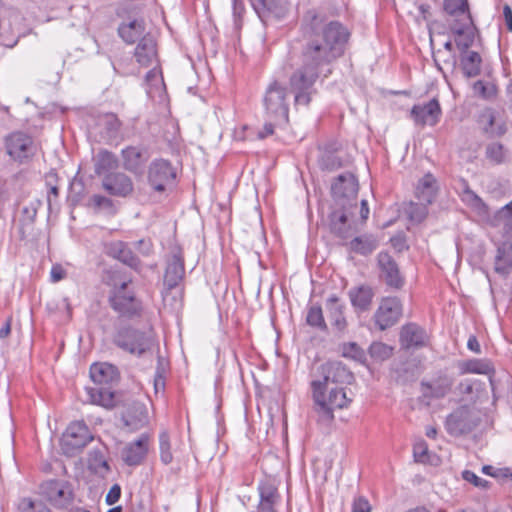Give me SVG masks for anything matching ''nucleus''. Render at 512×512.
I'll return each mask as SVG.
<instances>
[{"mask_svg": "<svg viewBox=\"0 0 512 512\" xmlns=\"http://www.w3.org/2000/svg\"><path fill=\"white\" fill-rule=\"evenodd\" d=\"M302 65L290 77L295 106H308L314 84L326 67L340 58L349 40L348 29L338 21H329L314 10L302 19Z\"/></svg>", "mask_w": 512, "mask_h": 512, "instance_id": "nucleus-1", "label": "nucleus"}, {"mask_svg": "<svg viewBox=\"0 0 512 512\" xmlns=\"http://www.w3.org/2000/svg\"><path fill=\"white\" fill-rule=\"evenodd\" d=\"M90 377L95 387L86 388L91 403L112 409L127 402V395L112 389L119 380L117 368L109 363H95L90 367Z\"/></svg>", "mask_w": 512, "mask_h": 512, "instance_id": "nucleus-2", "label": "nucleus"}, {"mask_svg": "<svg viewBox=\"0 0 512 512\" xmlns=\"http://www.w3.org/2000/svg\"><path fill=\"white\" fill-rule=\"evenodd\" d=\"M263 103L268 118L274 124L280 125L288 122L289 104L287 101V91L277 80L268 85L263 97Z\"/></svg>", "mask_w": 512, "mask_h": 512, "instance_id": "nucleus-3", "label": "nucleus"}, {"mask_svg": "<svg viewBox=\"0 0 512 512\" xmlns=\"http://www.w3.org/2000/svg\"><path fill=\"white\" fill-rule=\"evenodd\" d=\"M94 436L83 420L72 421L61 437V450L68 457L79 454Z\"/></svg>", "mask_w": 512, "mask_h": 512, "instance_id": "nucleus-4", "label": "nucleus"}, {"mask_svg": "<svg viewBox=\"0 0 512 512\" xmlns=\"http://www.w3.org/2000/svg\"><path fill=\"white\" fill-rule=\"evenodd\" d=\"M453 385V377L446 373L423 379L420 382L419 407H430L433 400L443 399L451 392Z\"/></svg>", "mask_w": 512, "mask_h": 512, "instance_id": "nucleus-5", "label": "nucleus"}, {"mask_svg": "<svg viewBox=\"0 0 512 512\" xmlns=\"http://www.w3.org/2000/svg\"><path fill=\"white\" fill-rule=\"evenodd\" d=\"M39 494L50 505L58 509L67 508L74 498L71 483L61 479H50L42 482L39 486Z\"/></svg>", "mask_w": 512, "mask_h": 512, "instance_id": "nucleus-6", "label": "nucleus"}, {"mask_svg": "<svg viewBox=\"0 0 512 512\" xmlns=\"http://www.w3.org/2000/svg\"><path fill=\"white\" fill-rule=\"evenodd\" d=\"M353 380V374L341 362H327L319 368V378L313 380L312 390H316L319 383V390H328L331 387H342Z\"/></svg>", "mask_w": 512, "mask_h": 512, "instance_id": "nucleus-7", "label": "nucleus"}, {"mask_svg": "<svg viewBox=\"0 0 512 512\" xmlns=\"http://www.w3.org/2000/svg\"><path fill=\"white\" fill-rule=\"evenodd\" d=\"M114 343L122 350L139 357L151 349L153 337L140 330L124 328L117 332Z\"/></svg>", "mask_w": 512, "mask_h": 512, "instance_id": "nucleus-8", "label": "nucleus"}, {"mask_svg": "<svg viewBox=\"0 0 512 512\" xmlns=\"http://www.w3.org/2000/svg\"><path fill=\"white\" fill-rule=\"evenodd\" d=\"M319 383L316 384V390H312L315 404L322 412L333 414L336 411L348 407L351 399L343 387H331L328 390H319Z\"/></svg>", "mask_w": 512, "mask_h": 512, "instance_id": "nucleus-9", "label": "nucleus"}, {"mask_svg": "<svg viewBox=\"0 0 512 512\" xmlns=\"http://www.w3.org/2000/svg\"><path fill=\"white\" fill-rule=\"evenodd\" d=\"M358 188V181L353 174L339 175L331 187L336 205L346 204L349 207H356Z\"/></svg>", "mask_w": 512, "mask_h": 512, "instance_id": "nucleus-10", "label": "nucleus"}, {"mask_svg": "<svg viewBox=\"0 0 512 512\" xmlns=\"http://www.w3.org/2000/svg\"><path fill=\"white\" fill-rule=\"evenodd\" d=\"M402 312V304L398 298H383L374 313V323L381 331H384L400 320Z\"/></svg>", "mask_w": 512, "mask_h": 512, "instance_id": "nucleus-11", "label": "nucleus"}, {"mask_svg": "<svg viewBox=\"0 0 512 512\" xmlns=\"http://www.w3.org/2000/svg\"><path fill=\"white\" fill-rule=\"evenodd\" d=\"M176 174L170 162L164 159H156L151 162L148 168V183L156 192H164Z\"/></svg>", "mask_w": 512, "mask_h": 512, "instance_id": "nucleus-12", "label": "nucleus"}, {"mask_svg": "<svg viewBox=\"0 0 512 512\" xmlns=\"http://www.w3.org/2000/svg\"><path fill=\"white\" fill-rule=\"evenodd\" d=\"M151 436L142 433L135 441H132L123 448L121 458L128 466L140 465L149 452Z\"/></svg>", "mask_w": 512, "mask_h": 512, "instance_id": "nucleus-13", "label": "nucleus"}, {"mask_svg": "<svg viewBox=\"0 0 512 512\" xmlns=\"http://www.w3.org/2000/svg\"><path fill=\"white\" fill-rule=\"evenodd\" d=\"M339 208L334 209L329 215V229L331 233L341 239H347L352 235V223L349 220L352 215V209L355 207L337 205Z\"/></svg>", "mask_w": 512, "mask_h": 512, "instance_id": "nucleus-14", "label": "nucleus"}, {"mask_svg": "<svg viewBox=\"0 0 512 512\" xmlns=\"http://www.w3.org/2000/svg\"><path fill=\"white\" fill-rule=\"evenodd\" d=\"M442 110L436 98L425 104L414 105L410 111V117L416 125L435 126L441 117Z\"/></svg>", "mask_w": 512, "mask_h": 512, "instance_id": "nucleus-15", "label": "nucleus"}, {"mask_svg": "<svg viewBox=\"0 0 512 512\" xmlns=\"http://www.w3.org/2000/svg\"><path fill=\"white\" fill-rule=\"evenodd\" d=\"M484 393V384L476 379H464L454 390L456 400L463 406L474 405Z\"/></svg>", "mask_w": 512, "mask_h": 512, "instance_id": "nucleus-16", "label": "nucleus"}, {"mask_svg": "<svg viewBox=\"0 0 512 512\" xmlns=\"http://www.w3.org/2000/svg\"><path fill=\"white\" fill-rule=\"evenodd\" d=\"M6 149L13 159L21 162L33 154V140L24 133H13L6 139Z\"/></svg>", "mask_w": 512, "mask_h": 512, "instance_id": "nucleus-17", "label": "nucleus"}, {"mask_svg": "<svg viewBox=\"0 0 512 512\" xmlns=\"http://www.w3.org/2000/svg\"><path fill=\"white\" fill-rule=\"evenodd\" d=\"M185 275L184 259L180 249H174L167 260L163 285L173 288L180 286Z\"/></svg>", "mask_w": 512, "mask_h": 512, "instance_id": "nucleus-18", "label": "nucleus"}, {"mask_svg": "<svg viewBox=\"0 0 512 512\" xmlns=\"http://www.w3.org/2000/svg\"><path fill=\"white\" fill-rule=\"evenodd\" d=\"M103 188L113 196L126 197L133 192V182L129 176L121 172L106 175L102 182Z\"/></svg>", "mask_w": 512, "mask_h": 512, "instance_id": "nucleus-19", "label": "nucleus"}, {"mask_svg": "<svg viewBox=\"0 0 512 512\" xmlns=\"http://www.w3.org/2000/svg\"><path fill=\"white\" fill-rule=\"evenodd\" d=\"M127 282H122L120 287L111 297L112 308L124 316H131L137 313L139 305L131 292L126 291Z\"/></svg>", "mask_w": 512, "mask_h": 512, "instance_id": "nucleus-20", "label": "nucleus"}, {"mask_svg": "<svg viewBox=\"0 0 512 512\" xmlns=\"http://www.w3.org/2000/svg\"><path fill=\"white\" fill-rule=\"evenodd\" d=\"M377 258L381 277L385 283L392 288H401L404 280L394 259L386 252L379 253Z\"/></svg>", "mask_w": 512, "mask_h": 512, "instance_id": "nucleus-21", "label": "nucleus"}, {"mask_svg": "<svg viewBox=\"0 0 512 512\" xmlns=\"http://www.w3.org/2000/svg\"><path fill=\"white\" fill-rule=\"evenodd\" d=\"M428 336L424 329L420 326L410 323L401 328L400 331V345L401 348L418 349L427 344Z\"/></svg>", "mask_w": 512, "mask_h": 512, "instance_id": "nucleus-22", "label": "nucleus"}, {"mask_svg": "<svg viewBox=\"0 0 512 512\" xmlns=\"http://www.w3.org/2000/svg\"><path fill=\"white\" fill-rule=\"evenodd\" d=\"M260 501L258 504L259 512H277V506L280 504L281 496L274 483L265 481L258 487Z\"/></svg>", "mask_w": 512, "mask_h": 512, "instance_id": "nucleus-23", "label": "nucleus"}, {"mask_svg": "<svg viewBox=\"0 0 512 512\" xmlns=\"http://www.w3.org/2000/svg\"><path fill=\"white\" fill-rule=\"evenodd\" d=\"M439 190L438 181L432 173H426L416 183L414 195L420 202L432 204Z\"/></svg>", "mask_w": 512, "mask_h": 512, "instance_id": "nucleus-24", "label": "nucleus"}, {"mask_svg": "<svg viewBox=\"0 0 512 512\" xmlns=\"http://www.w3.org/2000/svg\"><path fill=\"white\" fill-rule=\"evenodd\" d=\"M106 252L109 256L121 261L132 269L139 270L140 260L127 243L122 241L111 242L107 245Z\"/></svg>", "mask_w": 512, "mask_h": 512, "instance_id": "nucleus-25", "label": "nucleus"}, {"mask_svg": "<svg viewBox=\"0 0 512 512\" xmlns=\"http://www.w3.org/2000/svg\"><path fill=\"white\" fill-rule=\"evenodd\" d=\"M123 167L134 174H142L148 155L143 149L130 146L122 150Z\"/></svg>", "mask_w": 512, "mask_h": 512, "instance_id": "nucleus-26", "label": "nucleus"}, {"mask_svg": "<svg viewBox=\"0 0 512 512\" xmlns=\"http://www.w3.org/2000/svg\"><path fill=\"white\" fill-rule=\"evenodd\" d=\"M477 122L483 133L489 138L502 136L506 132L505 124H496L495 111L492 108L482 110Z\"/></svg>", "mask_w": 512, "mask_h": 512, "instance_id": "nucleus-27", "label": "nucleus"}, {"mask_svg": "<svg viewBox=\"0 0 512 512\" xmlns=\"http://www.w3.org/2000/svg\"><path fill=\"white\" fill-rule=\"evenodd\" d=\"M344 305L339 298L333 294L326 300V309L331 325L338 331L344 332L347 327V321L344 316Z\"/></svg>", "mask_w": 512, "mask_h": 512, "instance_id": "nucleus-28", "label": "nucleus"}, {"mask_svg": "<svg viewBox=\"0 0 512 512\" xmlns=\"http://www.w3.org/2000/svg\"><path fill=\"white\" fill-rule=\"evenodd\" d=\"M134 56L136 61L142 66H149L156 61L157 51L156 43L153 37L143 36L136 46Z\"/></svg>", "mask_w": 512, "mask_h": 512, "instance_id": "nucleus-29", "label": "nucleus"}, {"mask_svg": "<svg viewBox=\"0 0 512 512\" xmlns=\"http://www.w3.org/2000/svg\"><path fill=\"white\" fill-rule=\"evenodd\" d=\"M352 306L358 311H367L372 303L374 291L370 286L360 285L349 290Z\"/></svg>", "mask_w": 512, "mask_h": 512, "instance_id": "nucleus-30", "label": "nucleus"}, {"mask_svg": "<svg viewBox=\"0 0 512 512\" xmlns=\"http://www.w3.org/2000/svg\"><path fill=\"white\" fill-rule=\"evenodd\" d=\"M461 200L479 215L488 214V206L469 186L465 179L461 180Z\"/></svg>", "mask_w": 512, "mask_h": 512, "instance_id": "nucleus-31", "label": "nucleus"}, {"mask_svg": "<svg viewBox=\"0 0 512 512\" xmlns=\"http://www.w3.org/2000/svg\"><path fill=\"white\" fill-rule=\"evenodd\" d=\"M462 374L472 373L481 375H493L495 373L492 362L488 359H469L459 364Z\"/></svg>", "mask_w": 512, "mask_h": 512, "instance_id": "nucleus-32", "label": "nucleus"}, {"mask_svg": "<svg viewBox=\"0 0 512 512\" xmlns=\"http://www.w3.org/2000/svg\"><path fill=\"white\" fill-rule=\"evenodd\" d=\"M475 420V418H446L445 428L452 436L465 435L477 426Z\"/></svg>", "mask_w": 512, "mask_h": 512, "instance_id": "nucleus-33", "label": "nucleus"}, {"mask_svg": "<svg viewBox=\"0 0 512 512\" xmlns=\"http://www.w3.org/2000/svg\"><path fill=\"white\" fill-rule=\"evenodd\" d=\"M162 298L165 308L169 309L171 312H177L182 307L183 290L180 286H175L173 288L164 286Z\"/></svg>", "mask_w": 512, "mask_h": 512, "instance_id": "nucleus-34", "label": "nucleus"}, {"mask_svg": "<svg viewBox=\"0 0 512 512\" xmlns=\"http://www.w3.org/2000/svg\"><path fill=\"white\" fill-rule=\"evenodd\" d=\"M481 56L475 51H466L462 53L461 65L466 77L471 78L479 75L481 70Z\"/></svg>", "mask_w": 512, "mask_h": 512, "instance_id": "nucleus-35", "label": "nucleus"}, {"mask_svg": "<svg viewBox=\"0 0 512 512\" xmlns=\"http://www.w3.org/2000/svg\"><path fill=\"white\" fill-rule=\"evenodd\" d=\"M349 245L353 252L368 255L378 247V240L371 234H365L352 239Z\"/></svg>", "mask_w": 512, "mask_h": 512, "instance_id": "nucleus-36", "label": "nucleus"}, {"mask_svg": "<svg viewBox=\"0 0 512 512\" xmlns=\"http://www.w3.org/2000/svg\"><path fill=\"white\" fill-rule=\"evenodd\" d=\"M118 33L126 43L132 44L144 33V24L142 21L133 20L128 24L120 25Z\"/></svg>", "mask_w": 512, "mask_h": 512, "instance_id": "nucleus-37", "label": "nucleus"}, {"mask_svg": "<svg viewBox=\"0 0 512 512\" xmlns=\"http://www.w3.org/2000/svg\"><path fill=\"white\" fill-rule=\"evenodd\" d=\"M145 80L147 85L146 92L149 95V97L154 98L156 95H162L165 89V84L161 72L158 69H151L146 74Z\"/></svg>", "mask_w": 512, "mask_h": 512, "instance_id": "nucleus-38", "label": "nucleus"}, {"mask_svg": "<svg viewBox=\"0 0 512 512\" xmlns=\"http://www.w3.org/2000/svg\"><path fill=\"white\" fill-rule=\"evenodd\" d=\"M453 31L457 34V38L455 40L458 49L464 53L468 51V48L474 42V36L469 27H466V24H463L462 27H454Z\"/></svg>", "mask_w": 512, "mask_h": 512, "instance_id": "nucleus-39", "label": "nucleus"}, {"mask_svg": "<svg viewBox=\"0 0 512 512\" xmlns=\"http://www.w3.org/2000/svg\"><path fill=\"white\" fill-rule=\"evenodd\" d=\"M428 205L420 201L418 203L410 202L405 208V212L411 221L420 223L427 217Z\"/></svg>", "mask_w": 512, "mask_h": 512, "instance_id": "nucleus-40", "label": "nucleus"}, {"mask_svg": "<svg viewBox=\"0 0 512 512\" xmlns=\"http://www.w3.org/2000/svg\"><path fill=\"white\" fill-rule=\"evenodd\" d=\"M319 166L322 170L334 171L342 167L341 158L332 151L324 150L318 160Z\"/></svg>", "mask_w": 512, "mask_h": 512, "instance_id": "nucleus-41", "label": "nucleus"}, {"mask_svg": "<svg viewBox=\"0 0 512 512\" xmlns=\"http://www.w3.org/2000/svg\"><path fill=\"white\" fill-rule=\"evenodd\" d=\"M473 92L482 99L492 100L497 96L498 90L494 83L478 80L473 84Z\"/></svg>", "mask_w": 512, "mask_h": 512, "instance_id": "nucleus-42", "label": "nucleus"}, {"mask_svg": "<svg viewBox=\"0 0 512 512\" xmlns=\"http://www.w3.org/2000/svg\"><path fill=\"white\" fill-rule=\"evenodd\" d=\"M89 469L96 475L105 478L110 472V466L107 460L103 457L100 452H95L90 461Z\"/></svg>", "mask_w": 512, "mask_h": 512, "instance_id": "nucleus-43", "label": "nucleus"}, {"mask_svg": "<svg viewBox=\"0 0 512 512\" xmlns=\"http://www.w3.org/2000/svg\"><path fill=\"white\" fill-rule=\"evenodd\" d=\"M306 322L308 325L319 330H326L327 325L323 316L322 308L319 305H312L309 307Z\"/></svg>", "mask_w": 512, "mask_h": 512, "instance_id": "nucleus-44", "label": "nucleus"}, {"mask_svg": "<svg viewBox=\"0 0 512 512\" xmlns=\"http://www.w3.org/2000/svg\"><path fill=\"white\" fill-rule=\"evenodd\" d=\"M368 352L374 361L382 362L392 356L393 348L383 342H373Z\"/></svg>", "mask_w": 512, "mask_h": 512, "instance_id": "nucleus-45", "label": "nucleus"}, {"mask_svg": "<svg viewBox=\"0 0 512 512\" xmlns=\"http://www.w3.org/2000/svg\"><path fill=\"white\" fill-rule=\"evenodd\" d=\"M485 156L491 163L501 164L505 161L506 151L501 143L492 142L486 146Z\"/></svg>", "mask_w": 512, "mask_h": 512, "instance_id": "nucleus-46", "label": "nucleus"}, {"mask_svg": "<svg viewBox=\"0 0 512 512\" xmlns=\"http://www.w3.org/2000/svg\"><path fill=\"white\" fill-rule=\"evenodd\" d=\"M117 166L115 155L109 151H100L97 155L96 172L108 171Z\"/></svg>", "mask_w": 512, "mask_h": 512, "instance_id": "nucleus-47", "label": "nucleus"}, {"mask_svg": "<svg viewBox=\"0 0 512 512\" xmlns=\"http://www.w3.org/2000/svg\"><path fill=\"white\" fill-rule=\"evenodd\" d=\"M160 460L163 464L168 465L173 461L171 451L170 437L167 431H163L159 435Z\"/></svg>", "mask_w": 512, "mask_h": 512, "instance_id": "nucleus-48", "label": "nucleus"}, {"mask_svg": "<svg viewBox=\"0 0 512 512\" xmlns=\"http://www.w3.org/2000/svg\"><path fill=\"white\" fill-rule=\"evenodd\" d=\"M413 456L416 462L432 463V454L428 449L427 443L423 439H419L414 443Z\"/></svg>", "mask_w": 512, "mask_h": 512, "instance_id": "nucleus-49", "label": "nucleus"}, {"mask_svg": "<svg viewBox=\"0 0 512 512\" xmlns=\"http://www.w3.org/2000/svg\"><path fill=\"white\" fill-rule=\"evenodd\" d=\"M444 10L450 15L462 14L468 11L466 0H444Z\"/></svg>", "mask_w": 512, "mask_h": 512, "instance_id": "nucleus-50", "label": "nucleus"}, {"mask_svg": "<svg viewBox=\"0 0 512 512\" xmlns=\"http://www.w3.org/2000/svg\"><path fill=\"white\" fill-rule=\"evenodd\" d=\"M496 261H504L508 266L512 267V243L502 244L497 249Z\"/></svg>", "mask_w": 512, "mask_h": 512, "instance_id": "nucleus-51", "label": "nucleus"}, {"mask_svg": "<svg viewBox=\"0 0 512 512\" xmlns=\"http://www.w3.org/2000/svg\"><path fill=\"white\" fill-rule=\"evenodd\" d=\"M462 477L465 481L472 483L476 487L486 488L488 481L478 477L474 472L465 470L462 472Z\"/></svg>", "mask_w": 512, "mask_h": 512, "instance_id": "nucleus-52", "label": "nucleus"}, {"mask_svg": "<svg viewBox=\"0 0 512 512\" xmlns=\"http://www.w3.org/2000/svg\"><path fill=\"white\" fill-rule=\"evenodd\" d=\"M245 12L244 3L242 0H233V17L236 29L241 27V16Z\"/></svg>", "mask_w": 512, "mask_h": 512, "instance_id": "nucleus-53", "label": "nucleus"}, {"mask_svg": "<svg viewBox=\"0 0 512 512\" xmlns=\"http://www.w3.org/2000/svg\"><path fill=\"white\" fill-rule=\"evenodd\" d=\"M371 505L364 497H358L354 500L352 505V512H370Z\"/></svg>", "mask_w": 512, "mask_h": 512, "instance_id": "nucleus-54", "label": "nucleus"}, {"mask_svg": "<svg viewBox=\"0 0 512 512\" xmlns=\"http://www.w3.org/2000/svg\"><path fill=\"white\" fill-rule=\"evenodd\" d=\"M121 496V487L119 484H114L108 491L105 501L108 505L115 504Z\"/></svg>", "mask_w": 512, "mask_h": 512, "instance_id": "nucleus-55", "label": "nucleus"}, {"mask_svg": "<svg viewBox=\"0 0 512 512\" xmlns=\"http://www.w3.org/2000/svg\"><path fill=\"white\" fill-rule=\"evenodd\" d=\"M135 249L143 256H149L153 251L151 241L141 239L135 242Z\"/></svg>", "mask_w": 512, "mask_h": 512, "instance_id": "nucleus-56", "label": "nucleus"}, {"mask_svg": "<svg viewBox=\"0 0 512 512\" xmlns=\"http://www.w3.org/2000/svg\"><path fill=\"white\" fill-rule=\"evenodd\" d=\"M344 356H350L354 359H357L362 356V350L356 343H349L344 346Z\"/></svg>", "mask_w": 512, "mask_h": 512, "instance_id": "nucleus-57", "label": "nucleus"}, {"mask_svg": "<svg viewBox=\"0 0 512 512\" xmlns=\"http://www.w3.org/2000/svg\"><path fill=\"white\" fill-rule=\"evenodd\" d=\"M66 272L61 265H53L50 271V277L52 282H58L64 279Z\"/></svg>", "mask_w": 512, "mask_h": 512, "instance_id": "nucleus-58", "label": "nucleus"}, {"mask_svg": "<svg viewBox=\"0 0 512 512\" xmlns=\"http://www.w3.org/2000/svg\"><path fill=\"white\" fill-rule=\"evenodd\" d=\"M124 425L129 429L130 432H135L139 430L143 423L141 418H122Z\"/></svg>", "mask_w": 512, "mask_h": 512, "instance_id": "nucleus-59", "label": "nucleus"}, {"mask_svg": "<svg viewBox=\"0 0 512 512\" xmlns=\"http://www.w3.org/2000/svg\"><path fill=\"white\" fill-rule=\"evenodd\" d=\"M92 203L95 207H108L111 205V200L102 195H93L91 198Z\"/></svg>", "mask_w": 512, "mask_h": 512, "instance_id": "nucleus-60", "label": "nucleus"}, {"mask_svg": "<svg viewBox=\"0 0 512 512\" xmlns=\"http://www.w3.org/2000/svg\"><path fill=\"white\" fill-rule=\"evenodd\" d=\"M467 348L476 353V354H480L481 353V347H480V344H479V341L478 339L476 338V336L474 335H471L469 338H468V341H467Z\"/></svg>", "mask_w": 512, "mask_h": 512, "instance_id": "nucleus-61", "label": "nucleus"}, {"mask_svg": "<svg viewBox=\"0 0 512 512\" xmlns=\"http://www.w3.org/2000/svg\"><path fill=\"white\" fill-rule=\"evenodd\" d=\"M503 17L508 31H512V9L509 5L503 7Z\"/></svg>", "mask_w": 512, "mask_h": 512, "instance_id": "nucleus-62", "label": "nucleus"}, {"mask_svg": "<svg viewBox=\"0 0 512 512\" xmlns=\"http://www.w3.org/2000/svg\"><path fill=\"white\" fill-rule=\"evenodd\" d=\"M274 132V124L273 123H266L263 127V130H261L259 133H258V137L260 139H263L269 135H272Z\"/></svg>", "mask_w": 512, "mask_h": 512, "instance_id": "nucleus-63", "label": "nucleus"}, {"mask_svg": "<svg viewBox=\"0 0 512 512\" xmlns=\"http://www.w3.org/2000/svg\"><path fill=\"white\" fill-rule=\"evenodd\" d=\"M360 216H361V219H362L363 222L368 219L369 207H368L367 200H362L361 201Z\"/></svg>", "mask_w": 512, "mask_h": 512, "instance_id": "nucleus-64", "label": "nucleus"}]
</instances>
